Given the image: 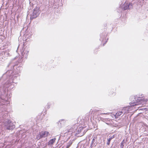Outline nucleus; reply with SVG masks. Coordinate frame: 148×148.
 I'll return each mask as SVG.
<instances>
[{
  "label": "nucleus",
  "mask_w": 148,
  "mask_h": 148,
  "mask_svg": "<svg viewBox=\"0 0 148 148\" xmlns=\"http://www.w3.org/2000/svg\"><path fill=\"white\" fill-rule=\"evenodd\" d=\"M130 99L132 101L130 103V104L131 106L140 104L143 105L147 101V99H145L143 98L138 97L137 95L131 96Z\"/></svg>",
  "instance_id": "f03ea898"
},
{
  "label": "nucleus",
  "mask_w": 148,
  "mask_h": 148,
  "mask_svg": "<svg viewBox=\"0 0 148 148\" xmlns=\"http://www.w3.org/2000/svg\"><path fill=\"white\" fill-rule=\"evenodd\" d=\"M1 49V47H0V49Z\"/></svg>",
  "instance_id": "4be33fe9"
},
{
  "label": "nucleus",
  "mask_w": 148,
  "mask_h": 148,
  "mask_svg": "<svg viewBox=\"0 0 148 148\" xmlns=\"http://www.w3.org/2000/svg\"><path fill=\"white\" fill-rule=\"evenodd\" d=\"M39 8L36 7L34 10L33 13L31 14L30 18L31 19L35 18L39 15Z\"/></svg>",
  "instance_id": "20e7f679"
},
{
  "label": "nucleus",
  "mask_w": 148,
  "mask_h": 148,
  "mask_svg": "<svg viewBox=\"0 0 148 148\" xmlns=\"http://www.w3.org/2000/svg\"><path fill=\"white\" fill-rule=\"evenodd\" d=\"M113 94H114V95H115V93H114Z\"/></svg>",
  "instance_id": "412c9836"
},
{
  "label": "nucleus",
  "mask_w": 148,
  "mask_h": 148,
  "mask_svg": "<svg viewBox=\"0 0 148 148\" xmlns=\"http://www.w3.org/2000/svg\"><path fill=\"white\" fill-rule=\"evenodd\" d=\"M131 4L130 3H125L124 5L123 8L124 10H126L129 8V5Z\"/></svg>",
  "instance_id": "9b49d317"
},
{
  "label": "nucleus",
  "mask_w": 148,
  "mask_h": 148,
  "mask_svg": "<svg viewBox=\"0 0 148 148\" xmlns=\"http://www.w3.org/2000/svg\"><path fill=\"white\" fill-rule=\"evenodd\" d=\"M110 136H109V138L108 139V141H107V145H110V141L111 140H112V139H111V138L110 137Z\"/></svg>",
  "instance_id": "ddd939ff"
},
{
  "label": "nucleus",
  "mask_w": 148,
  "mask_h": 148,
  "mask_svg": "<svg viewBox=\"0 0 148 148\" xmlns=\"http://www.w3.org/2000/svg\"><path fill=\"white\" fill-rule=\"evenodd\" d=\"M5 54L7 56H10V54L9 53H8L7 52H6L5 53Z\"/></svg>",
  "instance_id": "a211bd4d"
},
{
  "label": "nucleus",
  "mask_w": 148,
  "mask_h": 148,
  "mask_svg": "<svg viewBox=\"0 0 148 148\" xmlns=\"http://www.w3.org/2000/svg\"><path fill=\"white\" fill-rule=\"evenodd\" d=\"M5 125L6 129L8 130H13L15 127V125L9 119H7L5 121Z\"/></svg>",
  "instance_id": "7ed1b4c3"
},
{
  "label": "nucleus",
  "mask_w": 148,
  "mask_h": 148,
  "mask_svg": "<svg viewBox=\"0 0 148 148\" xmlns=\"http://www.w3.org/2000/svg\"><path fill=\"white\" fill-rule=\"evenodd\" d=\"M40 133L42 138L47 137L50 134L49 132L46 131H42L40 132Z\"/></svg>",
  "instance_id": "6e6552de"
},
{
  "label": "nucleus",
  "mask_w": 148,
  "mask_h": 148,
  "mask_svg": "<svg viewBox=\"0 0 148 148\" xmlns=\"http://www.w3.org/2000/svg\"><path fill=\"white\" fill-rule=\"evenodd\" d=\"M47 104H48V105H47V109H48L50 107V103H48Z\"/></svg>",
  "instance_id": "f3484780"
},
{
  "label": "nucleus",
  "mask_w": 148,
  "mask_h": 148,
  "mask_svg": "<svg viewBox=\"0 0 148 148\" xmlns=\"http://www.w3.org/2000/svg\"><path fill=\"white\" fill-rule=\"evenodd\" d=\"M19 142V140L18 139H16V140L14 141V143L15 144H17Z\"/></svg>",
  "instance_id": "dca6fc26"
},
{
  "label": "nucleus",
  "mask_w": 148,
  "mask_h": 148,
  "mask_svg": "<svg viewBox=\"0 0 148 148\" xmlns=\"http://www.w3.org/2000/svg\"><path fill=\"white\" fill-rule=\"evenodd\" d=\"M26 47H18L16 51L18 54L22 55L18 61L15 59L16 57L11 60L8 63L7 66L6 72L0 78V102H3L7 100L6 92L11 90L14 87V83L16 84L17 78L20 75L19 73L22 69V64L23 58H27L29 51L26 50Z\"/></svg>",
  "instance_id": "f257e3e1"
},
{
  "label": "nucleus",
  "mask_w": 148,
  "mask_h": 148,
  "mask_svg": "<svg viewBox=\"0 0 148 148\" xmlns=\"http://www.w3.org/2000/svg\"><path fill=\"white\" fill-rule=\"evenodd\" d=\"M125 143V140L123 139V141H122L121 143V144L120 147L121 148H124V143Z\"/></svg>",
  "instance_id": "4468645a"
},
{
  "label": "nucleus",
  "mask_w": 148,
  "mask_h": 148,
  "mask_svg": "<svg viewBox=\"0 0 148 148\" xmlns=\"http://www.w3.org/2000/svg\"><path fill=\"white\" fill-rule=\"evenodd\" d=\"M66 122V120L64 119L60 120L57 123L58 127L60 128L63 126Z\"/></svg>",
  "instance_id": "0eeeda50"
},
{
  "label": "nucleus",
  "mask_w": 148,
  "mask_h": 148,
  "mask_svg": "<svg viewBox=\"0 0 148 148\" xmlns=\"http://www.w3.org/2000/svg\"><path fill=\"white\" fill-rule=\"evenodd\" d=\"M129 108L127 107H124L122 110L121 111L118 112L116 114V116H119L123 113V115L128 113Z\"/></svg>",
  "instance_id": "423d86ee"
},
{
  "label": "nucleus",
  "mask_w": 148,
  "mask_h": 148,
  "mask_svg": "<svg viewBox=\"0 0 148 148\" xmlns=\"http://www.w3.org/2000/svg\"><path fill=\"white\" fill-rule=\"evenodd\" d=\"M108 114V113H102V114Z\"/></svg>",
  "instance_id": "aec40b11"
},
{
  "label": "nucleus",
  "mask_w": 148,
  "mask_h": 148,
  "mask_svg": "<svg viewBox=\"0 0 148 148\" xmlns=\"http://www.w3.org/2000/svg\"><path fill=\"white\" fill-rule=\"evenodd\" d=\"M36 139L38 140H39L42 138L40 133L39 134H38L36 135Z\"/></svg>",
  "instance_id": "2eb2a0df"
},
{
  "label": "nucleus",
  "mask_w": 148,
  "mask_h": 148,
  "mask_svg": "<svg viewBox=\"0 0 148 148\" xmlns=\"http://www.w3.org/2000/svg\"><path fill=\"white\" fill-rule=\"evenodd\" d=\"M73 143L72 141H70L67 144L66 148H69Z\"/></svg>",
  "instance_id": "f8f14e48"
},
{
  "label": "nucleus",
  "mask_w": 148,
  "mask_h": 148,
  "mask_svg": "<svg viewBox=\"0 0 148 148\" xmlns=\"http://www.w3.org/2000/svg\"><path fill=\"white\" fill-rule=\"evenodd\" d=\"M97 137L95 136H93V138L91 142V143L90 144L91 146H93L94 145H96L95 144V139H96Z\"/></svg>",
  "instance_id": "9d476101"
},
{
  "label": "nucleus",
  "mask_w": 148,
  "mask_h": 148,
  "mask_svg": "<svg viewBox=\"0 0 148 148\" xmlns=\"http://www.w3.org/2000/svg\"><path fill=\"white\" fill-rule=\"evenodd\" d=\"M84 127H80L78 129L77 132L75 134V136H77L78 134H79L77 136L78 137H80L82 136L85 133L86 131L85 132V130H84Z\"/></svg>",
  "instance_id": "39448f33"
},
{
  "label": "nucleus",
  "mask_w": 148,
  "mask_h": 148,
  "mask_svg": "<svg viewBox=\"0 0 148 148\" xmlns=\"http://www.w3.org/2000/svg\"><path fill=\"white\" fill-rule=\"evenodd\" d=\"M115 135H113V136H110V137L111 138V139H113V138H115Z\"/></svg>",
  "instance_id": "6ab92c4d"
},
{
  "label": "nucleus",
  "mask_w": 148,
  "mask_h": 148,
  "mask_svg": "<svg viewBox=\"0 0 148 148\" xmlns=\"http://www.w3.org/2000/svg\"><path fill=\"white\" fill-rule=\"evenodd\" d=\"M56 139V138H53L51 139L48 142V145H53L55 142Z\"/></svg>",
  "instance_id": "1a4fd4ad"
}]
</instances>
